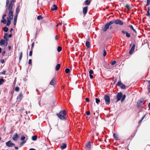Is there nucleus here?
<instances>
[{
  "instance_id": "nucleus-20",
  "label": "nucleus",
  "mask_w": 150,
  "mask_h": 150,
  "mask_svg": "<svg viewBox=\"0 0 150 150\" xmlns=\"http://www.w3.org/2000/svg\"><path fill=\"white\" fill-rule=\"evenodd\" d=\"M129 27L131 29H132L135 33H137V32L135 30L134 28L133 27L132 25H129Z\"/></svg>"
},
{
  "instance_id": "nucleus-36",
  "label": "nucleus",
  "mask_w": 150,
  "mask_h": 150,
  "mask_svg": "<svg viewBox=\"0 0 150 150\" xmlns=\"http://www.w3.org/2000/svg\"><path fill=\"white\" fill-rule=\"evenodd\" d=\"M120 87L122 89H125V86L124 85L123 83L120 86Z\"/></svg>"
},
{
  "instance_id": "nucleus-13",
  "label": "nucleus",
  "mask_w": 150,
  "mask_h": 150,
  "mask_svg": "<svg viewBox=\"0 0 150 150\" xmlns=\"http://www.w3.org/2000/svg\"><path fill=\"white\" fill-rule=\"evenodd\" d=\"M57 7L56 5H53L51 7V9L52 10H56L57 9Z\"/></svg>"
},
{
  "instance_id": "nucleus-32",
  "label": "nucleus",
  "mask_w": 150,
  "mask_h": 150,
  "mask_svg": "<svg viewBox=\"0 0 150 150\" xmlns=\"http://www.w3.org/2000/svg\"><path fill=\"white\" fill-rule=\"evenodd\" d=\"M37 137L36 136H33L32 137V139L33 140L35 141L37 139Z\"/></svg>"
},
{
  "instance_id": "nucleus-29",
  "label": "nucleus",
  "mask_w": 150,
  "mask_h": 150,
  "mask_svg": "<svg viewBox=\"0 0 150 150\" xmlns=\"http://www.w3.org/2000/svg\"><path fill=\"white\" fill-rule=\"evenodd\" d=\"M16 13H18L19 12V7H18L16 9Z\"/></svg>"
},
{
  "instance_id": "nucleus-25",
  "label": "nucleus",
  "mask_w": 150,
  "mask_h": 150,
  "mask_svg": "<svg viewBox=\"0 0 150 150\" xmlns=\"http://www.w3.org/2000/svg\"><path fill=\"white\" fill-rule=\"evenodd\" d=\"M86 45L87 48L89 47L90 46L89 42L88 41H86Z\"/></svg>"
},
{
  "instance_id": "nucleus-7",
  "label": "nucleus",
  "mask_w": 150,
  "mask_h": 150,
  "mask_svg": "<svg viewBox=\"0 0 150 150\" xmlns=\"http://www.w3.org/2000/svg\"><path fill=\"white\" fill-rule=\"evenodd\" d=\"M6 14H4L3 15L2 17V20L1 21V23H3L4 24L6 23V20L5 19V17L6 16Z\"/></svg>"
},
{
  "instance_id": "nucleus-49",
  "label": "nucleus",
  "mask_w": 150,
  "mask_h": 150,
  "mask_svg": "<svg viewBox=\"0 0 150 150\" xmlns=\"http://www.w3.org/2000/svg\"><path fill=\"white\" fill-rule=\"evenodd\" d=\"M22 52H21V53H20V56L19 57V59L20 60H21V58H22Z\"/></svg>"
},
{
  "instance_id": "nucleus-46",
  "label": "nucleus",
  "mask_w": 150,
  "mask_h": 150,
  "mask_svg": "<svg viewBox=\"0 0 150 150\" xmlns=\"http://www.w3.org/2000/svg\"><path fill=\"white\" fill-rule=\"evenodd\" d=\"M6 71L4 70L1 73V74H2L4 75L5 74Z\"/></svg>"
},
{
  "instance_id": "nucleus-55",
  "label": "nucleus",
  "mask_w": 150,
  "mask_h": 150,
  "mask_svg": "<svg viewBox=\"0 0 150 150\" xmlns=\"http://www.w3.org/2000/svg\"><path fill=\"white\" fill-rule=\"evenodd\" d=\"M32 60L31 59H30L29 60V62L28 63L29 64H30L31 63Z\"/></svg>"
},
{
  "instance_id": "nucleus-41",
  "label": "nucleus",
  "mask_w": 150,
  "mask_h": 150,
  "mask_svg": "<svg viewBox=\"0 0 150 150\" xmlns=\"http://www.w3.org/2000/svg\"><path fill=\"white\" fill-rule=\"evenodd\" d=\"M122 83L121 82L119 81L117 83V85L118 86H120L122 84Z\"/></svg>"
},
{
  "instance_id": "nucleus-51",
  "label": "nucleus",
  "mask_w": 150,
  "mask_h": 150,
  "mask_svg": "<svg viewBox=\"0 0 150 150\" xmlns=\"http://www.w3.org/2000/svg\"><path fill=\"white\" fill-rule=\"evenodd\" d=\"M34 46V43L33 42L32 43V44L31 49H32V50L33 49Z\"/></svg>"
},
{
  "instance_id": "nucleus-62",
  "label": "nucleus",
  "mask_w": 150,
  "mask_h": 150,
  "mask_svg": "<svg viewBox=\"0 0 150 150\" xmlns=\"http://www.w3.org/2000/svg\"><path fill=\"white\" fill-rule=\"evenodd\" d=\"M15 149H18V148L16 146L15 147Z\"/></svg>"
},
{
  "instance_id": "nucleus-63",
  "label": "nucleus",
  "mask_w": 150,
  "mask_h": 150,
  "mask_svg": "<svg viewBox=\"0 0 150 150\" xmlns=\"http://www.w3.org/2000/svg\"><path fill=\"white\" fill-rule=\"evenodd\" d=\"M29 150H35V149H30Z\"/></svg>"
},
{
  "instance_id": "nucleus-18",
  "label": "nucleus",
  "mask_w": 150,
  "mask_h": 150,
  "mask_svg": "<svg viewBox=\"0 0 150 150\" xmlns=\"http://www.w3.org/2000/svg\"><path fill=\"white\" fill-rule=\"evenodd\" d=\"M86 147L88 149H89L91 148V144L90 142H88L86 146Z\"/></svg>"
},
{
  "instance_id": "nucleus-61",
  "label": "nucleus",
  "mask_w": 150,
  "mask_h": 150,
  "mask_svg": "<svg viewBox=\"0 0 150 150\" xmlns=\"http://www.w3.org/2000/svg\"><path fill=\"white\" fill-rule=\"evenodd\" d=\"M147 13L148 14V15H149V11H148L147 12Z\"/></svg>"
},
{
  "instance_id": "nucleus-15",
  "label": "nucleus",
  "mask_w": 150,
  "mask_h": 150,
  "mask_svg": "<svg viewBox=\"0 0 150 150\" xmlns=\"http://www.w3.org/2000/svg\"><path fill=\"white\" fill-rule=\"evenodd\" d=\"M87 6L85 7L83 9V14H85L87 12Z\"/></svg>"
},
{
  "instance_id": "nucleus-38",
  "label": "nucleus",
  "mask_w": 150,
  "mask_h": 150,
  "mask_svg": "<svg viewBox=\"0 0 150 150\" xmlns=\"http://www.w3.org/2000/svg\"><path fill=\"white\" fill-rule=\"evenodd\" d=\"M95 100H96V103L97 104H98V103L100 101V100L97 98H96L95 99Z\"/></svg>"
},
{
  "instance_id": "nucleus-34",
  "label": "nucleus",
  "mask_w": 150,
  "mask_h": 150,
  "mask_svg": "<svg viewBox=\"0 0 150 150\" xmlns=\"http://www.w3.org/2000/svg\"><path fill=\"white\" fill-rule=\"evenodd\" d=\"M3 30L5 32H7L8 31V28L6 27L4 28Z\"/></svg>"
},
{
  "instance_id": "nucleus-30",
  "label": "nucleus",
  "mask_w": 150,
  "mask_h": 150,
  "mask_svg": "<svg viewBox=\"0 0 150 150\" xmlns=\"http://www.w3.org/2000/svg\"><path fill=\"white\" fill-rule=\"evenodd\" d=\"M4 82V79H0V85H1Z\"/></svg>"
},
{
  "instance_id": "nucleus-48",
  "label": "nucleus",
  "mask_w": 150,
  "mask_h": 150,
  "mask_svg": "<svg viewBox=\"0 0 150 150\" xmlns=\"http://www.w3.org/2000/svg\"><path fill=\"white\" fill-rule=\"evenodd\" d=\"M9 3V1L8 0H6V6H7Z\"/></svg>"
},
{
  "instance_id": "nucleus-2",
  "label": "nucleus",
  "mask_w": 150,
  "mask_h": 150,
  "mask_svg": "<svg viewBox=\"0 0 150 150\" xmlns=\"http://www.w3.org/2000/svg\"><path fill=\"white\" fill-rule=\"evenodd\" d=\"M66 115V111L65 110L60 111L59 113L57 114L58 117L61 120H65V115Z\"/></svg>"
},
{
  "instance_id": "nucleus-4",
  "label": "nucleus",
  "mask_w": 150,
  "mask_h": 150,
  "mask_svg": "<svg viewBox=\"0 0 150 150\" xmlns=\"http://www.w3.org/2000/svg\"><path fill=\"white\" fill-rule=\"evenodd\" d=\"M6 144L8 147H12L15 146L14 144L12 143L11 141H9L6 142Z\"/></svg>"
},
{
  "instance_id": "nucleus-26",
  "label": "nucleus",
  "mask_w": 150,
  "mask_h": 150,
  "mask_svg": "<svg viewBox=\"0 0 150 150\" xmlns=\"http://www.w3.org/2000/svg\"><path fill=\"white\" fill-rule=\"evenodd\" d=\"M11 20H10V19H7V22L6 23V25L7 26H8L10 25V23H11V21H10Z\"/></svg>"
},
{
  "instance_id": "nucleus-24",
  "label": "nucleus",
  "mask_w": 150,
  "mask_h": 150,
  "mask_svg": "<svg viewBox=\"0 0 150 150\" xmlns=\"http://www.w3.org/2000/svg\"><path fill=\"white\" fill-rule=\"evenodd\" d=\"M115 22V21L114 20H113V21H110L109 23H107V24L110 26V25L113 24L114 23H115V22Z\"/></svg>"
},
{
  "instance_id": "nucleus-16",
  "label": "nucleus",
  "mask_w": 150,
  "mask_h": 150,
  "mask_svg": "<svg viewBox=\"0 0 150 150\" xmlns=\"http://www.w3.org/2000/svg\"><path fill=\"white\" fill-rule=\"evenodd\" d=\"M93 73V71L91 70L89 71V76L90 78L91 79H92L93 78V76L92 75H91Z\"/></svg>"
},
{
  "instance_id": "nucleus-64",
  "label": "nucleus",
  "mask_w": 150,
  "mask_h": 150,
  "mask_svg": "<svg viewBox=\"0 0 150 150\" xmlns=\"http://www.w3.org/2000/svg\"><path fill=\"white\" fill-rule=\"evenodd\" d=\"M61 24H62V23H59L57 25H61Z\"/></svg>"
},
{
  "instance_id": "nucleus-37",
  "label": "nucleus",
  "mask_w": 150,
  "mask_h": 150,
  "mask_svg": "<svg viewBox=\"0 0 150 150\" xmlns=\"http://www.w3.org/2000/svg\"><path fill=\"white\" fill-rule=\"evenodd\" d=\"M70 70L69 69L67 68L65 70V72L67 73H68L69 72Z\"/></svg>"
},
{
  "instance_id": "nucleus-42",
  "label": "nucleus",
  "mask_w": 150,
  "mask_h": 150,
  "mask_svg": "<svg viewBox=\"0 0 150 150\" xmlns=\"http://www.w3.org/2000/svg\"><path fill=\"white\" fill-rule=\"evenodd\" d=\"M32 51H33L32 49H31V51H30L29 54V56H32Z\"/></svg>"
},
{
  "instance_id": "nucleus-53",
  "label": "nucleus",
  "mask_w": 150,
  "mask_h": 150,
  "mask_svg": "<svg viewBox=\"0 0 150 150\" xmlns=\"http://www.w3.org/2000/svg\"><path fill=\"white\" fill-rule=\"evenodd\" d=\"M25 143V141H23L21 142V145H22L23 144H24Z\"/></svg>"
},
{
  "instance_id": "nucleus-28",
  "label": "nucleus",
  "mask_w": 150,
  "mask_h": 150,
  "mask_svg": "<svg viewBox=\"0 0 150 150\" xmlns=\"http://www.w3.org/2000/svg\"><path fill=\"white\" fill-rule=\"evenodd\" d=\"M91 2V1L90 0H86L85 2L86 5H89Z\"/></svg>"
},
{
  "instance_id": "nucleus-14",
  "label": "nucleus",
  "mask_w": 150,
  "mask_h": 150,
  "mask_svg": "<svg viewBox=\"0 0 150 150\" xmlns=\"http://www.w3.org/2000/svg\"><path fill=\"white\" fill-rule=\"evenodd\" d=\"M55 79L53 78L50 82V84L52 85H55Z\"/></svg>"
},
{
  "instance_id": "nucleus-19",
  "label": "nucleus",
  "mask_w": 150,
  "mask_h": 150,
  "mask_svg": "<svg viewBox=\"0 0 150 150\" xmlns=\"http://www.w3.org/2000/svg\"><path fill=\"white\" fill-rule=\"evenodd\" d=\"M8 34L7 33L5 34L4 35V38L5 39V40L7 42L8 40Z\"/></svg>"
},
{
  "instance_id": "nucleus-52",
  "label": "nucleus",
  "mask_w": 150,
  "mask_h": 150,
  "mask_svg": "<svg viewBox=\"0 0 150 150\" xmlns=\"http://www.w3.org/2000/svg\"><path fill=\"white\" fill-rule=\"evenodd\" d=\"M86 114L88 115H90V112L89 111H87L86 112Z\"/></svg>"
},
{
  "instance_id": "nucleus-5",
  "label": "nucleus",
  "mask_w": 150,
  "mask_h": 150,
  "mask_svg": "<svg viewBox=\"0 0 150 150\" xmlns=\"http://www.w3.org/2000/svg\"><path fill=\"white\" fill-rule=\"evenodd\" d=\"M0 44L1 45H4L5 46H6L8 44L7 42L3 39H1L0 41Z\"/></svg>"
},
{
  "instance_id": "nucleus-40",
  "label": "nucleus",
  "mask_w": 150,
  "mask_h": 150,
  "mask_svg": "<svg viewBox=\"0 0 150 150\" xmlns=\"http://www.w3.org/2000/svg\"><path fill=\"white\" fill-rule=\"evenodd\" d=\"M148 82H149V86L148 87V89L149 91H150V81H148Z\"/></svg>"
},
{
  "instance_id": "nucleus-23",
  "label": "nucleus",
  "mask_w": 150,
  "mask_h": 150,
  "mask_svg": "<svg viewBox=\"0 0 150 150\" xmlns=\"http://www.w3.org/2000/svg\"><path fill=\"white\" fill-rule=\"evenodd\" d=\"M22 94L21 93H20L19 95L17 97V99L20 100L21 99V98L22 97Z\"/></svg>"
},
{
  "instance_id": "nucleus-31",
  "label": "nucleus",
  "mask_w": 150,
  "mask_h": 150,
  "mask_svg": "<svg viewBox=\"0 0 150 150\" xmlns=\"http://www.w3.org/2000/svg\"><path fill=\"white\" fill-rule=\"evenodd\" d=\"M125 6L127 8L128 10H129L131 8V7L129 5L127 4L126 6Z\"/></svg>"
},
{
  "instance_id": "nucleus-10",
  "label": "nucleus",
  "mask_w": 150,
  "mask_h": 150,
  "mask_svg": "<svg viewBox=\"0 0 150 150\" xmlns=\"http://www.w3.org/2000/svg\"><path fill=\"white\" fill-rule=\"evenodd\" d=\"M135 47V45L134 44L133 45V46L132 47L131 49L129 51V53L130 54H132L133 53Z\"/></svg>"
},
{
  "instance_id": "nucleus-6",
  "label": "nucleus",
  "mask_w": 150,
  "mask_h": 150,
  "mask_svg": "<svg viewBox=\"0 0 150 150\" xmlns=\"http://www.w3.org/2000/svg\"><path fill=\"white\" fill-rule=\"evenodd\" d=\"M115 23L117 24H119L120 25H122L123 24L122 22L119 19H117L115 20Z\"/></svg>"
},
{
  "instance_id": "nucleus-17",
  "label": "nucleus",
  "mask_w": 150,
  "mask_h": 150,
  "mask_svg": "<svg viewBox=\"0 0 150 150\" xmlns=\"http://www.w3.org/2000/svg\"><path fill=\"white\" fill-rule=\"evenodd\" d=\"M113 136L116 140H118L119 139V136L117 134L115 133H114Z\"/></svg>"
},
{
  "instance_id": "nucleus-50",
  "label": "nucleus",
  "mask_w": 150,
  "mask_h": 150,
  "mask_svg": "<svg viewBox=\"0 0 150 150\" xmlns=\"http://www.w3.org/2000/svg\"><path fill=\"white\" fill-rule=\"evenodd\" d=\"M17 15H16V16H14V21L17 20Z\"/></svg>"
},
{
  "instance_id": "nucleus-44",
  "label": "nucleus",
  "mask_w": 150,
  "mask_h": 150,
  "mask_svg": "<svg viewBox=\"0 0 150 150\" xmlns=\"http://www.w3.org/2000/svg\"><path fill=\"white\" fill-rule=\"evenodd\" d=\"M126 36L127 37H130V34L129 33H128L127 32V33H126Z\"/></svg>"
},
{
  "instance_id": "nucleus-56",
  "label": "nucleus",
  "mask_w": 150,
  "mask_h": 150,
  "mask_svg": "<svg viewBox=\"0 0 150 150\" xmlns=\"http://www.w3.org/2000/svg\"><path fill=\"white\" fill-rule=\"evenodd\" d=\"M122 33H123V34H126V33H127V32H125L124 31V30H122Z\"/></svg>"
},
{
  "instance_id": "nucleus-60",
  "label": "nucleus",
  "mask_w": 150,
  "mask_h": 150,
  "mask_svg": "<svg viewBox=\"0 0 150 150\" xmlns=\"http://www.w3.org/2000/svg\"><path fill=\"white\" fill-rule=\"evenodd\" d=\"M148 107L150 108V103H149L148 104Z\"/></svg>"
},
{
  "instance_id": "nucleus-47",
  "label": "nucleus",
  "mask_w": 150,
  "mask_h": 150,
  "mask_svg": "<svg viewBox=\"0 0 150 150\" xmlns=\"http://www.w3.org/2000/svg\"><path fill=\"white\" fill-rule=\"evenodd\" d=\"M19 88L18 87H16L15 88V91H18L19 90Z\"/></svg>"
},
{
  "instance_id": "nucleus-39",
  "label": "nucleus",
  "mask_w": 150,
  "mask_h": 150,
  "mask_svg": "<svg viewBox=\"0 0 150 150\" xmlns=\"http://www.w3.org/2000/svg\"><path fill=\"white\" fill-rule=\"evenodd\" d=\"M116 61H113L112 62L111 64L112 65H115L116 63Z\"/></svg>"
},
{
  "instance_id": "nucleus-33",
  "label": "nucleus",
  "mask_w": 150,
  "mask_h": 150,
  "mask_svg": "<svg viewBox=\"0 0 150 150\" xmlns=\"http://www.w3.org/2000/svg\"><path fill=\"white\" fill-rule=\"evenodd\" d=\"M42 19V17L41 16H38L37 19L38 20H41Z\"/></svg>"
},
{
  "instance_id": "nucleus-58",
  "label": "nucleus",
  "mask_w": 150,
  "mask_h": 150,
  "mask_svg": "<svg viewBox=\"0 0 150 150\" xmlns=\"http://www.w3.org/2000/svg\"><path fill=\"white\" fill-rule=\"evenodd\" d=\"M12 36V35L10 34H9L8 35V37H9V38H11Z\"/></svg>"
},
{
  "instance_id": "nucleus-59",
  "label": "nucleus",
  "mask_w": 150,
  "mask_h": 150,
  "mask_svg": "<svg viewBox=\"0 0 150 150\" xmlns=\"http://www.w3.org/2000/svg\"><path fill=\"white\" fill-rule=\"evenodd\" d=\"M8 49L9 50H11V47L10 46H8Z\"/></svg>"
},
{
  "instance_id": "nucleus-8",
  "label": "nucleus",
  "mask_w": 150,
  "mask_h": 150,
  "mask_svg": "<svg viewBox=\"0 0 150 150\" xmlns=\"http://www.w3.org/2000/svg\"><path fill=\"white\" fill-rule=\"evenodd\" d=\"M122 93H119L117 95V101H119L122 98Z\"/></svg>"
},
{
  "instance_id": "nucleus-54",
  "label": "nucleus",
  "mask_w": 150,
  "mask_h": 150,
  "mask_svg": "<svg viewBox=\"0 0 150 150\" xmlns=\"http://www.w3.org/2000/svg\"><path fill=\"white\" fill-rule=\"evenodd\" d=\"M85 100L87 102H89V99L88 98H85Z\"/></svg>"
},
{
  "instance_id": "nucleus-22",
  "label": "nucleus",
  "mask_w": 150,
  "mask_h": 150,
  "mask_svg": "<svg viewBox=\"0 0 150 150\" xmlns=\"http://www.w3.org/2000/svg\"><path fill=\"white\" fill-rule=\"evenodd\" d=\"M60 65L59 64H58L55 67L56 70V71L58 70L60 68Z\"/></svg>"
},
{
  "instance_id": "nucleus-45",
  "label": "nucleus",
  "mask_w": 150,
  "mask_h": 150,
  "mask_svg": "<svg viewBox=\"0 0 150 150\" xmlns=\"http://www.w3.org/2000/svg\"><path fill=\"white\" fill-rule=\"evenodd\" d=\"M25 136H22V137H21V140H22V141H23V140L24 139H25Z\"/></svg>"
},
{
  "instance_id": "nucleus-21",
  "label": "nucleus",
  "mask_w": 150,
  "mask_h": 150,
  "mask_svg": "<svg viewBox=\"0 0 150 150\" xmlns=\"http://www.w3.org/2000/svg\"><path fill=\"white\" fill-rule=\"evenodd\" d=\"M67 147L66 145L65 144H62V145L61 146V149H65Z\"/></svg>"
},
{
  "instance_id": "nucleus-35",
  "label": "nucleus",
  "mask_w": 150,
  "mask_h": 150,
  "mask_svg": "<svg viewBox=\"0 0 150 150\" xmlns=\"http://www.w3.org/2000/svg\"><path fill=\"white\" fill-rule=\"evenodd\" d=\"M62 50L61 47H57V51L58 52H60Z\"/></svg>"
},
{
  "instance_id": "nucleus-57",
  "label": "nucleus",
  "mask_w": 150,
  "mask_h": 150,
  "mask_svg": "<svg viewBox=\"0 0 150 150\" xmlns=\"http://www.w3.org/2000/svg\"><path fill=\"white\" fill-rule=\"evenodd\" d=\"M16 21L14 20V22H13V24L14 25H16Z\"/></svg>"
},
{
  "instance_id": "nucleus-27",
  "label": "nucleus",
  "mask_w": 150,
  "mask_h": 150,
  "mask_svg": "<svg viewBox=\"0 0 150 150\" xmlns=\"http://www.w3.org/2000/svg\"><path fill=\"white\" fill-rule=\"evenodd\" d=\"M126 95H124L121 100V101L122 102H123L124 101Z\"/></svg>"
},
{
  "instance_id": "nucleus-9",
  "label": "nucleus",
  "mask_w": 150,
  "mask_h": 150,
  "mask_svg": "<svg viewBox=\"0 0 150 150\" xmlns=\"http://www.w3.org/2000/svg\"><path fill=\"white\" fill-rule=\"evenodd\" d=\"M104 98L106 102L108 103V104H109L110 102V98L109 96H104Z\"/></svg>"
},
{
  "instance_id": "nucleus-3",
  "label": "nucleus",
  "mask_w": 150,
  "mask_h": 150,
  "mask_svg": "<svg viewBox=\"0 0 150 150\" xmlns=\"http://www.w3.org/2000/svg\"><path fill=\"white\" fill-rule=\"evenodd\" d=\"M145 103V101L144 100L141 99L139 100L137 103V105L138 107L141 106Z\"/></svg>"
},
{
  "instance_id": "nucleus-1",
  "label": "nucleus",
  "mask_w": 150,
  "mask_h": 150,
  "mask_svg": "<svg viewBox=\"0 0 150 150\" xmlns=\"http://www.w3.org/2000/svg\"><path fill=\"white\" fill-rule=\"evenodd\" d=\"M14 0H11V2L9 5L8 9L9 11L8 14V17L7 18L8 19L12 20L13 19V13L12 10L13 5L14 2Z\"/></svg>"
},
{
  "instance_id": "nucleus-43",
  "label": "nucleus",
  "mask_w": 150,
  "mask_h": 150,
  "mask_svg": "<svg viewBox=\"0 0 150 150\" xmlns=\"http://www.w3.org/2000/svg\"><path fill=\"white\" fill-rule=\"evenodd\" d=\"M106 52L105 50H104L103 51V56L104 57L105 56L106 54Z\"/></svg>"
},
{
  "instance_id": "nucleus-12",
  "label": "nucleus",
  "mask_w": 150,
  "mask_h": 150,
  "mask_svg": "<svg viewBox=\"0 0 150 150\" xmlns=\"http://www.w3.org/2000/svg\"><path fill=\"white\" fill-rule=\"evenodd\" d=\"M109 25L107 23L104 26V27L103 29V31H106L107 29L109 28Z\"/></svg>"
},
{
  "instance_id": "nucleus-11",
  "label": "nucleus",
  "mask_w": 150,
  "mask_h": 150,
  "mask_svg": "<svg viewBox=\"0 0 150 150\" xmlns=\"http://www.w3.org/2000/svg\"><path fill=\"white\" fill-rule=\"evenodd\" d=\"M18 138V136L17 133H16L13 136L12 139H13L14 141H16L17 140V139Z\"/></svg>"
}]
</instances>
